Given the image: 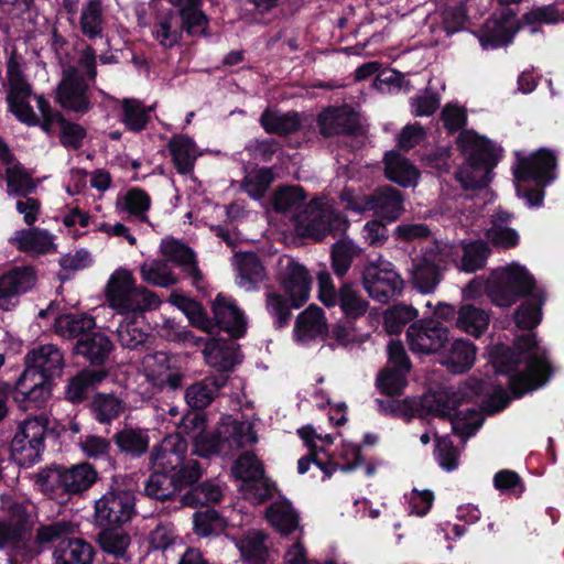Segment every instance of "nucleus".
I'll use <instances>...</instances> for the list:
<instances>
[{"mask_svg":"<svg viewBox=\"0 0 564 564\" xmlns=\"http://www.w3.org/2000/svg\"><path fill=\"white\" fill-rule=\"evenodd\" d=\"M223 497V489L218 484L206 481L191 488L182 496L181 502L186 507H198L208 502H217Z\"/></svg>","mask_w":564,"mask_h":564,"instance_id":"obj_62","label":"nucleus"},{"mask_svg":"<svg viewBox=\"0 0 564 564\" xmlns=\"http://www.w3.org/2000/svg\"><path fill=\"white\" fill-rule=\"evenodd\" d=\"M55 99L64 110L82 116L93 107L89 83L83 78H77L76 70L72 67L62 70Z\"/></svg>","mask_w":564,"mask_h":564,"instance_id":"obj_16","label":"nucleus"},{"mask_svg":"<svg viewBox=\"0 0 564 564\" xmlns=\"http://www.w3.org/2000/svg\"><path fill=\"white\" fill-rule=\"evenodd\" d=\"M182 34L173 12L158 19L152 29L153 39L165 50L177 45L182 40Z\"/></svg>","mask_w":564,"mask_h":564,"instance_id":"obj_56","label":"nucleus"},{"mask_svg":"<svg viewBox=\"0 0 564 564\" xmlns=\"http://www.w3.org/2000/svg\"><path fill=\"white\" fill-rule=\"evenodd\" d=\"M37 281L33 267H15L0 275V310L10 312L19 304V297L32 290Z\"/></svg>","mask_w":564,"mask_h":564,"instance_id":"obj_17","label":"nucleus"},{"mask_svg":"<svg viewBox=\"0 0 564 564\" xmlns=\"http://www.w3.org/2000/svg\"><path fill=\"white\" fill-rule=\"evenodd\" d=\"M476 346L468 339H455L446 345L445 349L441 351L442 365L452 373H464L468 371L476 359Z\"/></svg>","mask_w":564,"mask_h":564,"instance_id":"obj_29","label":"nucleus"},{"mask_svg":"<svg viewBox=\"0 0 564 564\" xmlns=\"http://www.w3.org/2000/svg\"><path fill=\"white\" fill-rule=\"evenodd\" d=\"M53 48L56 57L59 61L62 70L72 67L76 70L77 78H83L85 82L94 83L97 77V54L89 44H82L76 50L75 63L73 64L69 57V45L62 39H55Z\"/></svg>","mask_w":564,"mask_h":564,"instance_id":"obj_19","label":"nucleus"},{"mask_svg":"<svg viewBox=\"0 0 564 564\" xmlns=\"http://www.w3.org/2000/svg\"><path fill=\"white\" fill-rule=\"evenodd\" d=\"M489 313L474 304H464L457 312L456 326L460 330L479 338L489 326Z\"/></svg>","mask_w":564,"mask_h":564,"instance_id":"obj_39","label":"nucleus"},{"mask_svg":"<svg viewBox=\"0 0 564 564\" xmlns=\"http://www.w3.org/2000/svg\"><path fill=\"white\" fill-rule=\"evenodd\" d=\"M6 180L8 194L17 197L31 195L37 187V182L19 163L7 169Z\"/></svg>","mask_w":564,"mask_h":564,"instance_id":"obj_58","label":"nucleus"},{"mask_svg":"<svg viewBox=\"0 0 564 564\" xmlns=\"http://www.w3.org/2000/svg\"><path fill=\"white\" fill-rule=\"evenodd\" d=\"M107 373L104 370L85 369L74 376L67 386L66 397L72 402L84 400L98 383H100Z\"/></svg>","mask_w":564,"mask_h":564,"instance_id":"obj_43","label":"nucleus"},{"mask_svg":"<svg viewBox=\"0 0 564 564\" xmlns=\"http://www.w3.org/2000/svg\"><path fill=\"white\" fill-rule=\"evenodd\" d=\"M406 339L415 354H441L449 344V329L433 319L413 322L406 330Z\"/></svg>","mask_w":564,"mask_h":564,"instance_id":"obj_15","label":"nucleus"},{"mask_svg":"<svg viewBox=\"0 0 564 564\" xmlns=\"http://www.w3.org/2000/svg\"><path fill=\"white\" fill-rule=\"evenodd\" d=\"M186 454L187 442L183 436L180 433L169 435L153 447L150 454L151 468L171 474L183 464Z\"/></svg>","mask_w":564,"mask_h":564,"instance_id":"obj_22","label":"nucleus"},{"mask_svg":"<svg viewBox=\"0 0 564 564\" xmlns=\"http://www.w3.org/2000/svg\"><path fill=\"white\" fill-rule=\"evenodd\" d=\"M265 517L283 534L293 532L299 525V516L288 501L273 502L267 509Z\"/></svg>","mask_w":564,"mask_h":564,"instance_id":"obj_50","label":"nucleus"},{"mask_svg":"<svg viewBox=\"0 0 564 564\" xmlns=\"http://www.w3.org/2000/svg\"><path fill=\"white\" fill-rule=\"evenodd\" d=\"M232 263L237 271V284L240 288L251 291L265 280V269L256 253H236Z\"/></svg>","mask_w":564,"mask_h":564,"instance_id":"obj_31","label":"nucleus"},{"mask_svg":"<svg viewBox=\"0 0 564 564\" xmlns=\"http://www.w3.org/2000/svg\"><path fill=\"white\" fill-rule=\"evenodd\" d=\"M496 371L508 377L509 390L522 398L545 386L553 367L544 349L538 347L534 333L517 336L513 347H506L495 358Z\"/></svg>","mask_w":564,"mask_h":564,"instance_id":"obj_1","label":"nucleus"},{"mask_svg":"<svg viewBox=\"0 0 564 564\" xmlns=\"http://www.w3.org/2000/svg\"><path fill=\"white\" fill-rule=\"evenodd\" d=\"M362 285L372 300L384 304L401 295L404 281L393 263L380 261L365 267Z\"/></svg>","mask_w":564,"mask_h":564,"instance_id":"obj_11","label":"nucleus"},{"mask_svg":"<svg viewBox=\"0 0 564 564\" xmlns=\"http://www.w3.org/2000/svg\"><path fill=\"white\" fill-rule=\"evenodd\" d=\"M113 440L122 453L133 457L141 456L149 447V436L140 429H124L118 432Z\"/></svg>","mask_w":564,"mask_h":564,"instance_id":"obj_57","label":"nucleus"},{"mask_svg":"<svg viewBox=\"0 0 564 564\" xmlns=\"http://www.w3.org/2000/svg\"><path fill=\"white\" fill-rule=\"evenodd\" d=\"M319 302L327 308L339 306L348 321L359 319L369 308V302L361 296L354 283L343 282L336 289L330 274L325 269L319 270Z\"/></svg>","mask_w":564,"mask_h":564,"instance_id":"obj_8","label":"nucleus"},{"mask_svg":"<svg viewBox=\"0 0 564 564\" xmlns=\"http://www.w3.org/2000/svg\"><path fill=\"white\" fill-rule=\"evenodd\" d=\"M203 352L206 362L223 372L231 370L237 364L235 349L214 339H209L205 344Z\"/></svg>","mask_w":564,"mask_h":564,"instance_id":"obj_52","label":"nucleus"},{"mask_svg":"<svg viewBox=\"0 0 564 564\" xmlns=\"http://www.w3.org/2000/svg\"><path fill=\"white\" fill-rule=\"evenodd\" d=\"M7 83V102L9 110L19 121L28 126H37L40 123V118L34 112L32 106L29 102L33 90L26 76Z\"/></svg>","mask_w":564,"mask_h":564,"instance_id":"obj_24","label":"nucleus"},{"mask_svg":"<svg viewBox=\"0 0 564 564\" xmlns=\"http://www.w3.org/2000/svg\"><path fill=\"white\" fill-rule=\"evenodd\" d=\"M417 310L403 303L393 304L383 313V326L388 334L398 335L403 327L417 317Z\"/></svg>","mask_w":564,"mask_h":564,"instance_id":"obj_59","label":"nucleus"},{"mask_svg":"<svg viewBox=\"0 0 564 564\" xmlns=\"http://www.w3.org/2000/svg\"><path fill=\"white\" fill-rule=\"evenodd\" d=\"M134 514L135 497L129 489L111 488L95 502V520L100 527H121Z\"/></svg>","mask_w":564,"mask_h":564,"instance_id":"obj_10","label":"nucleus"},{"mask_svg":"<svg viewBox=\"0 0 564 564\" xmlns=\"http://www.w3.org/2000/svg\"><path fill=\"white\" fill-rule=\"evenodd\" d=\"M484 417L476 409L455 411L449 420L452 431L463 438L474 436L484 424Z\"/></svg>","mask_w":564,"mask_h":564,"instance_id":"obj_61","label":"nucleus"},{"mask_svg":"<svg viewBox=\"0 0 564 564\" xmlns=\"http://www.w3.org/2000/svg\"><path fill=\"white\" fill-rule=\"evenodd\" d=\"M39 489L52 497L65 495L64 466L51 465L31 475Z\"/></svg>","mask_w":564,"mask_h":564,"instance_id":"obj_48","label":"nucleus"},{"mask_svg":"<svg viewBox=\"0 0 564 564\" xmlns=\"http://www.w3.org/2000/svg\"><path fill=\"white\" fill-rule=\"evenodd\" d=\"M518 12L512 8H500L475 32L484 50H496L510 45L521 30Z\"/></svg>","mask_w":564,"mask_h":564,"instance_id":"obj_12","label":"nucleus"},{"mask_svg":"<svg viewBox=\"0 0 564 564\" xmlns=\"http://www.w3.org/2000/svg\"><path fill=\"white\" fill-rule=\"evenodd\" d=\"M123 411V402L112 394L98 393L91 402V412L99 423H110Z\"/></svg>","mask_w":564,"mask_h":564,"instance_id":"obj_60","label":"nucleus"},{"mask_svg":"<svg viewBox=\"0 0 564 564\" xmlns=\"http://www.w3.org/2000/svg\"><path fill=\"white\" fill-rule=\"evenodd\" d=\"M117 206L137 220L148 223L147 212L150 209L151 198L147 192L134 187L118 199Z\"/></svg>","mask_w":564,"mask_h":564,"instance_id":"obj_53","label":"nucleus"},{"mask_svg":"<svg viewBox=\"0 0 564 564\" xmlns=\"http://www.w3.org/2000/svg\"><path fill=\"white\" fill-rule=\"evenodd\" d=\"M160 252L166 262H173L193 278L194 282L202 280L194 251L180 240L164 238L160 243Z\"/></svg>","mask_w":564,"mask_h":564,"instance_id":"obj_27","label":"nucleus"},{"mask_svg":"<svg viewBox=\"0 0 564 564\" xmlns=\"http://www.w3.org/2000/svg\"><path fill=\"white\" fill-rule=\"evenodd\" d=\"M558 159L549 148H540L528 155L517 153L513 167L516 181H533L541 185H551L557 178Z\"/></svg>","mask_w":564,"mask_h":564,"instance_id":"obj_13","label":"nucleus"},{"mask_svg":"<svg viewBox=\"0 0 564 564\" xmlns=\"http://www.w3.org/2000/svg\"><path fill=\"white\" fill-rule=\"evenodd\" d=\"M257 441L252 423L226 416L212 435L195 437V453L205 457L212 454L231 456L240 448L252 445Z\"/></svg>","mask_w":564,"mask_h":564,"instance_id":"obj_5","label":"nucleus"},{"mask_svg":"<svg viewBox=\"0 0 564 564\" xmlns=\"http://www.w3.org/2000/svg\"><path fill=\"white\" fill-rule=\"evenodd\" d=\"M97 478L96 470L88 463L64 467L65 495L79 494L87 490Z\"/></svg>","mask_w":564,"mask_h":564,"instance_id":"obj_44","label":"nucleus"},{"mask_svg":"<svg viewBox=\"0 0 564 564\" xmlns=\"http://www.w3.org/2000/svg\"><path fill=\"white\" fill-rule=\"evenodd\" d=\"M404 200L405 196L400 189L391 185H381L368 194L365 204L366 208L380 219L393 223L405 212Z\"/></svg>","mask_w":564,"mask_h":564,"instance_id":"obj_21","label":"nucleus"},{"mask_svg":"<svg viewBox=\"0 0 564 564\" xmlns=\"http://www.w3.org/2000/svg\"><path fill=\"white\" fill-rule=\"evenodd\" d=\"M140 275L144 282L159 288H170L178 282L176 274L164 259L143 262L140 267Z\"/></svg>","mask_w":564,"mask_h":564,"instance_id":"obj_42","label":"nucleus"},{"mask_svg":"<svg viewBox=\"0 0 564 564\" xmlns=\"http://www.w3.org/2000/svg\"><path fill=\"white\" fill-rule=\"evenodd\" d=\"M173 164L180 174H189L199 155V151L192 138L187 135H174L167 143Z\"/></svg>","mask_w":564,"mask_h":564,"instance_id":"obj_36","label":"nucleus"},{"mask_svg":"<svg viewBox=\"0 0 564 564\" xmlns=\"http://www.w3.org/2000/svg\"><path fill=\"white\" fill-rule=\"evenodd\" d=\"M268 535L261 530H249L235 539L241 557L250 564H264L268 557Z\"/></svg>","mask_w":564,"mask_h":564,"instance_id":"obj_37","label":"nucleus"},{"mask_svg":"<svg viewBox=\"0 0 564 564\" xmlns=\"http://www.w3.org/2000/svg\"><path fill=\"white\" fill-rule=\"evenodd\" d=\"M214 318L218 327L231 337H241L246 332V319L234 301L218 294L212 305Z\"/></svg>","mask_w":564,"mask_h":564,"instance_id":"obj_26","label":"nucleus"},{"mask_svg":"<svg viewBox=\"0 0 564 564\" xmlns=\"http://www.w3.org/2000/svg\"><path fill=\"white\" fill-rule=\"evenodd\" d=\"M490 249L484 240L469 242L463 248L460 269L465 272H475L485 267Z\"/></svg>","mask_w":564,"mask_h":564,"instance_id":"obj_64","label":"nucleus"},{"mask_svg":"<svg viewBox=\"0 0 564 564\" xmlns=\"http://www.w3.org/2000/svg\"><path fill=\"white\" fill-rule=\"evenodd\" d=\"M281 285L290 296L292 306L297 308L302 306L310 297L311 282L306 269L288 260V263L281 272Z\"/></svg>","mask_w":564,"mask_h":564,"instance_id":"obj_25","label":"nucleus"},{"mask_svg":"<svg viewBox=\"0 0 564 564\" xmlns=\"http://www.w3.org/2000/svg\"><path fill=\"white\" fill-rule=\"evenodd\" d=\"M117 337L122 347L135 349L142 345L148 333L143 329V316L134 313L131 317L124 318L117 328Z\"/></svg>","mask_w":564,"mask_h":564,"instance_id":"obj_47","label":"nucleus"},{"mask_svg":"<svg viewBox=\"0 0 564 564\" xmlns=\"http://www.w3.org/2000/svg\"><path fill=\"white\" fill-rule=\"evenodd\" d=\"M457 150L465 163L454 173L464 191H477L492 181V171L499 162L497 148L491 140L474 130H463L456 138Z\"/></svg>","mask_w":564,"mask_h":564,"instance_id":"obj_2","label":"nucleus"},{"mask_svg":"<svg viewBox=\"0 0 564 564\" xmlns=\"http://www.w3.org/2000/svg\"><path fill=\"white\" fill-rule=\"evenodd\" d=\"M121 107V121L128 130L140 132L145 129L150 120L151 107L147 108L142 101L132 98L123 99Z\"/></svg>","mask_w":564,"mask_h":564,"instance_id":"obj_55","label":"nucleus"},{"mask_svg":"<svg viewBox=\"0 0 564 564\" xmlns=\"http://www.w3.org/2000/svg\"><path fill=\"white\" fill-rule=\"evenodd\" d=\"M524 297L525 301L514 311L513 318L520 329L532 330L541 323L545 295L542 291H535L534 286Z\"/></svg>","mask_w":564,"mask_h":564,"instance_id":"obj_34","label":"nucleus"},{"mask_svg":"<svg viewBox=\"0 0 564 564\" xmlns=\"http://www.w3.org/2000/svg\"><path fill=\"white\" fill-rule=\"evenodd\" d=\"M45 377L34 375L32 369H25L17 382V393L21 400L41 408L51 397V388Z\"/></svg>","mask_w":564,"mask_h":564,"instance_id":"obj_33","label":"nucleus"},{"mask_svg":"<svg viewBox=\"0 0 564 564\" xmlns=\"http://www.w3.org/2000/svg\"><path fill=\"white\" fill-rule=\"evenodd\" d=\"M561 20L560 11L555 3L533 7L530 11L522 14L520 19H518L520 29L523 26H530V33L536 34L542 32V25H553L558 23Z\"/></svg>","mask_w":564,"mask_h":564,"instance_id":"obj_51","label":"nucleus"},{"mask_svg":"<svg viewBox=\"0 0 564 564\" xmlns=\"http://www.w3.org/2000/svg\"><path fill=\"white\" fill-rule=\"evenodd\" d=\"M364 133L359 115L351 107L329 106L319 112V134L359 137Z\"/></svg>","mask_w":564,"mask_h":564,"instance_id":"obj_18","label":"nucleus"},{"mask_svg":"<svg viewBox=\"0 0 564 564\" xmlns=\"http://www.w3.org/2000/svg\"><path fill=\"white\" fill-rule=\"evenodd\" d=\"M228 382V376L218 373L197 381L185 391V400L193 409L207 408Z\"/></svg>","mask_w":564,"mask_h":564,"instance_id":"obj_30","label":"nucleus"},{"mask_svg":"<svg viewBox=\"0 0 564 564\" xmlns=\"http://www.w3.org/2000/svg\"><path fill=\"white\" fill-rule=\"evenodd\" d=\"M322 200L323 197L319 196V241L326 236L344 238L349 227L347 216L343 212L327 209Z\"/></svg>","mask_w":564,"mask_h":564,"instance_id":"obj_45","label":"nucleus"},{"mask_svg":"<svg viewBox=\"0 0 564 564\" xmlns=\"http://www.w3.org/2000/svg\"><path fill=\"white\" fill-rule=\"evenodd\" d=\"M301 187L286 186L276 191L272 205L276 213L291 215L295 232L301 237H317V207L315 198L308 205Z\"/></svg>","mask_w":564,"mask_h":564,"instance_id":"obj_7","label":"nucleus"},{"mask_svg":"<svg viewBox=\"0 0 564 564\" xmlns=\"http://www.w3.org/2000/svg\"><path fill=\"white\" fill-rule=\"evenodd\" d=\"M361 253V249L348 238H339L330 249L334 273L343 278L351 267L352 260Z\"/></svg>","mask_w":564,"mask_h":564,"instance_id":"obj_46","label":"nucleus"},{"mask_svg":"<svg viewBox=\"0 0 564 564\" xmlns=\"http://www.w3.org/2000/svg\"><path fill=\"white\" fill-rule=\"evenodd\" d=\"M386 176L402 187H410L419 176L417 170L406 159L395 156L393 161L386 162Z\"/></svg>","mask_w":564,"mask_h":564,"instance_id":"obj_63","label":"nucleus"},{"mask_svg":"<svg viewBox=\"0 0 564 564\" xmlns=\"http://www.w3.org/2000/svg\"><path fill=\"white\" fill-rule=\"evenodd\" d=\"M536 285L534 276L522 265L512 263L494 270L488 279L471 280L464 290L466 299H477L484 292L492 304L509 307Z\"/></svg>","mask_w":564,"mask_h":564,"instance_id":"obj_3","label":"nucleus"},{"mask_svg":"<svg viewBox=\"0 0 564 564\" xmlns=\"http://www.w3.org/2000/svg\"><path fill=\"white\" fill-rule=\"evenodd\" d=\"M93 546L82 539L62 540L53 552L55 564H89L93 561Z\"/></svg>","mask_w":564,"mask_h":564,"instance_id":"obj_35","label":"nucleus"},{"mask_svg":"<svg viewBox=\"0 0 564 564\" xmlns=\"http://www.w3.org/2000/svg\"><path fill=\"white\" fill-rule=\"evenodd\" d=\"M143 491L151 499L164 501L172 499L178 489L172 474L153 470L145 480Z\"/></svg>","mask_w":564,"mask_h":564,"instance_id":"obj_49","label":"nucleus"},{"mask_svg":"<svg viewBox=\"0 0 564 564\" xmlns=\"http://www.w3.org/2000/svg\"><path fill=\"white\" fill-rule=\"evenodd\" d=\"M47 419L28 417L18 427L11 442V455L20 466L29 467L37 463L44 451Z\"/></svg>","mask_w":564,"mask_h":564,"instance_id":"obj_9","label":"nucleus"},{"mask_svg":"<svg viewBox=\"0 0 564 564\" xmlns=\"http://www.w3.org/2000/svg\"><path fill=\"white\" fill-rule=\"evenodd\" d=\"M459 257L456 246L434 240L422 252L421 260L415 264L412 275L413 285L421 293L433 292L441 282V273L449 263Z\"/></svg>","mask_w":564,"mask_h":564,"instance_id":"obj_6","label":"nucleus"},{"mask_svg":"<svg viewBox=\"0 0 564 564\" xmlns=\"http://www.w3.org/2000/svg\"><path fill=\"white\" fill-rule=\"evenodd\" d=\"M10 242L19 251L34 256L56 251L54 237L47 230L40 228L31 227L29 229L17 230L14 236L10 238Z\"/></svg>","mask_w":564,"mask_h":564,"instance_id":"obj_28","label":"nucleus"},{"mask_svg":"<svg viewBox=\"0 0 564 564\" xmlns=\"http://www.w3.org/2000/svg\"><path fill=\"white\" fill-rule=\"evenodd\" d=\"M36 105L42 118L39 124L45 132L50 133L55 123H61V143L64 147L74 150L82 147L83 139L86 135V131L80 124L66 122L61 113L52 109L50 102L43 95L36 97Z\"/></svg>","mask_w":564,"mask_h":564,"instance_id":"obj_20","label":"nucleus"},{"mask_svg":"<svg viewBox=\"0 0 564 564\" xmlns=\"http://www.w3.org/2000/svg\"><path fill=\"white\" fill-rule=\"evenodd\" d=\"M0 550L7 551L10 564H28L40 553L22 522L2 519Z\"/></svg>","mask_w":564,"mask_h":564,"instance_id":"obj_14","label":"nucleus"},{"mask_svg":"<svg viewBox=\"0 0 564 564\" xmlns=\"http://www.w3.org/2000/svg\"><path fill=\"white\" fill-rule=\"evenodd\" d=\"M113 349L111 339L102 333H93L79 338L74 352L89 360L91 364L101 365Z\"/></svg>","mask_w":564,"mask_h":564,"instance_id":"obj_38","label":"nucleus"},{"mask_svg":"<svg viewBox=\"0 0 564 564\" xmlns=\"http://www.w3.org/2000/svg\"><path fill=\"white\" fill-rule=\"evenodd\" d=\"M102 3L101 0H88L80 10L79 28L86 37L95 40L102 32Z\"/></svg>","mask_w":564,"mask_h":564,"instance_id":"obj_54","label":"nucleus"},{"mask_svg":"<svg viewBox=\"0 0 564 564\" xmlns=\"http://www.w3.org/2000/svg\"><path fill=\"white\" fill-rule=\"evenodd\" d=\"M96 326L95 318L87 314H67L58 316L54 323L55 333L65 338H82Z\"/></svg>","mask_w":564,"mask_h":564,"instance_id":"obj_40","label":"nucleus"},{"mask_svg":"<svg viewBox=\"0 0 564 564\" xmlns=\"http://www.w3.org/2000/svg\"><path fill=\"white\" fill-rule=\"evenodd\" d=\"M106 301L118 314H134L156 308L161 301L155 293L137 285L132 272L119 268L115 270L105 289Z\"/></svg>","mask_w":564,"mask_h":564,"instance_id":"obj_4","label":"nucleus"},{"mask_svg":"<svg viewBox=\"0 0 564 564\" xmlns=\"http://www.w3.org/2000/svg\"><path fill=\"white\" fill-rule=\"evenodd\" d=\"M26 369H32L34 375L47 379L59 377L65 367V358L62 349L55 344L37 345L25 355Z\"/></svg>","mask_w":564,"mask_h":564,"instance_id":"obj_23","label":"nucleus"},{"mask_svg":"<svg viewBox=\"0 0 564 564\" xmlns=\"http://www.w3.org/2000/svg\"><path fill=\"white\" fill-rule=\"evenodd\" d=\"M143 366L148 380L154 386L176 389L181 384V376L171 370L170 358L164 351L145 356Z\"/></svg>","mask_w":564,"mask_h":564,"instance_id":"obj_32","label":"nucleus"},{"mask_svg":"<svg viewBox=\"0 0 564 564\" xmlns=\"http://www.w3.org/2000/svg\"><path fill=\"white\" fill-rule=\"evenodd\" d=\"M260 124L268 133L289 134L300 128L301 119L295 111L281 112L267 108L260 117Z\"/></svg>","mask_w":564,"mask_h":564,"instance_id":"obj_41","label":"nucleus"}]
</instances>
